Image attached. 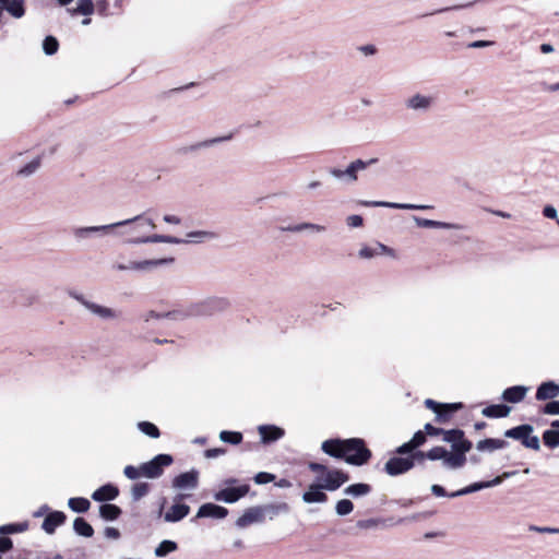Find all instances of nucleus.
Here are the masks:
<instances>
[{"label": "nucleus", "instance_id": "nucleus-1", "mask_svg": "<svg viewBox=\"0 0 559 559\" xmlns=\"http://www.w3.org/2000/svg\"><path fill=\"white\" fill-rule=\"evenodd\" d=\"M115 224H119L118 228L111 233L110 235L123 237L129 236L130 238L134 237H144L142 233L146 227L154 229L156 225L151 218L145 217L144 214L136 215L132 218L123 219L116 222Z\"/></svg>", "mask_w": 559, "mask_h": 559}, {"label": "nucleus", "instance_id": "nucleus-2", "mask_svg": "<svg viewBox=\"0 0 559 559\" xmlns=\"http://www.w3.org/2000/svg\"><path fill=\"white\" fill-rule=\"evenodd\" d=\"M229 307V301L226 298L213 297L206 300L191 305L187 310H182L188 317L194 316H212L216 312L226 310Z\"/></svg>", "mask_w": 559, "mask_h": 559}, {"label": "nucleus", "instance_id": "nucleus-3", "mask_svg": "<svg viewBox=\"0 0 559 559\" xmlns=\"http://www.w3.org/2000/svg\"><path fill=\"white\" fill-rule=\"evenodd\" d=\"M119 224L76 226L71 230L72 237L76 243H83L92 237H104L114 233Z\"/></svg>", "mask_w": 559, "mask_h": 559}, {"label": "nucleus", "instance_id": "nucleus-4", "mask_svg": "<svg viewBox=\"0 0 559 559\" xmlns=\"http://www.w3.org/2000/svg\"><path fill=\"white\" fill-rule=\"evenodd\" d=\"M361 442L357 438H349V439H328L322 442L321 450L334 457V459H345V454L347 452H350V450L354 449V447L360 445Z\"/></svg>", "mask_w": 559, "mask_h": 559}, {"label": "nucleus", "instance_id": "nucleus-5", "mask_svg": "<svg viewBox=\"0 0 559 559\" xmlns=\"http://www.w3.org/2000/svg\"><path fill=\"white\" fill-rule=\"evenodd\" d=\"M69 296L80 302L87 311H90L92 314L98 317L103 320H115L120 317V312L111 309L109 307H105L98 304H95L87 298H85L84 295L76 293V292H70Z\"/></svg>", "mask_w": 559, "mask_h": 559}, {"label": "nucleus", "instance_id": "nucleus-6", "mask_svg": "<svg viewBox=\"0 0 559 559\" xmlns=\"http://www.w3.org/2000/svg\"><path fill=\"white\" fill-rule=\"evenodd\" d=\"M378 162V158H370L368 160L356 159L352 162L345 170L338 168H331L329 174L338 180L346 182H354L357 180V173L366 169L368 166L373 165Z\"/></svg>", "mask_w": 559, "mask_h": 559}, {"label": "nucleus", "instance_id": "nucleus-7", "mask_svg": "<svg viewBox=\"0 0 559 559\" xmlns=\"http://www.w3.org/2000/svg\"><path fill=\"white\" fill-rule=\"evenodd\" d=\"M170 454H157L151 461L141 464L143 477L155 479L163 475L164 468L173 464Z\"/></svg>", "mask_w": 559, "mask_h": 559}, {"label": "nucleus", "instance_id": "nucleus-8", "mask_svg": "<svg viewBox=\"0 0 559 559\" xmlns=\"http://www.w3.org/2000/svg\"><path fill=\"white\" fill-rule=\"evenodd\" d=\"M435 104V97L431 95H424L420 93H415L405 99V107L408 110L426 114L428 112Z\"/></svg>", "mask_w": 559, "mask_h": 559}, {"label": "nucleus", "instance_id": "nucleus-9", "mask_svg": "<svg viewBox=\"0 0 559 559\" xmlns=\"http://www.w3.org/2000/svg\"><path fill=\"white\" fill-rule=\"evenodd\" d=\"M185 497V495H177L174 498V504L163 514L166 523L180 522L190 513V507L180 502Z\"/></svg>", "mask_w": 559, "mask_h": 559}, {"label": "nucleus", "instance_id": "nucleus-10", "mask_svg": "<svg viewBox=\"0 0 559 559\" xmlns=\"http://www.w3.org/2000/svg\"><path fill=\"white\" fill-rule=\"evenodd\" d=\"M250 490V486L247 484L237 487H226L214 493L216 501L225 503H235L243 498Z\"/></svg>", "mask_w": 559, "mask_h": 559}, {"label": "nucleus", "instance_id": "nucleus-11", "mask_svg": "<svg viewBox=\"0 0 559 559\" xmlns=\"http://www.w3.org/2000/svg\"><path fill=\"white\" fill-rule=\"evenodd\" d=\"M414 467L413 459L393 456L390 457L384 464V472L392 476H399L407 473Z\"/></svg>", "mask_w": 559, "mask_h": 559}, {"label": "nucleus", "instance_id": "nucleus-12", "mask_svg": "<svg viewBox=\"0 0 559 559\" xmlns=\"http://www.w3.org/2000/svg\"><path fill=\"white\" fill-rule=\"evenodd\" d=\"M361 444L354 447L350 452H347L345 454L344 461L347 464L354 465V466H361L368 463V461L371 459V451L366 447V443L362 439L357 438Z\"/></svg>", "mask_w": 559, "mask_h": 559}, {"label": "nucleus", "instance_id": "nucleus-13", "mask_svg": "<svg viewBox=\"0 0 559 559\" xmlns=\"http://www.w3.org/2000/svg\"><path fill=\"white\" fill-rule=\"evenodd\" d=\"M174 258L152 259L139 262H130L128 265L118 264L117 269L120 271L133 270V271H148L157 266L169 265L174 263Z\"/></svg>", "mask_w": 559, "mask_h": 559}, {"label": "nucleus", "instance_id": "nucleus-14", "mask_svg": "<svg viewBox=\"0 0 559 559\" xmlns=\"http://www.w3.org/2000/svg\"><path fill=\"white\" fill-rule=\"evenodd\" d=\"M473 443L461 444L453 450V453H447L444 465L450 468H460L466 462V453L471 451Z\"/></svg>", "mask_w": 559, "mask_h": 559}, {"label": "nucleus", "instance_id": "nucleus-15", "mask_svg": "<svg viewBox=\"0 0 559 559\" xmlns=\"http://www.w3.org/2000/svg\"><path fill=\"white\" fill-rule=\"evenodd\" d=\"M349 475L340 469H331L325 473L324 481L321 484L325 490L334 491L348 481Z\"/></svg>", "mask_w": 559, "mask_h": 559}, {"label": "nucleus", "instance_id": "nucleus-16", "mask_svg": "<svg viewBox=\"0 0 559 559\" xmlns=\"http://www.w3.org/2000/svg\"><path fill=\"white\" fill-rule=\"evenodd\" d=\"M198 485L199 472L194 468L181 473L173 479V487L176 489H195Z\"/></svg>", "mask_w": 559, "mask_h": 559}, {"label": "nucleus", "instance_id": "nucleus-17", "mask_svg": "<svg viewBox=\"0 0 559 559\" xmlns=\"http://www.w3.org/2000/svg\"><path fill=\"white\" fill-rule=\"evenodd\" d=\"M356 526L360 530H388L395 526L394 518H371L358 520Z\"/></svg>", "mask_w": 559, "mask_h": 559}, {"label": "nucleus", "instance_id": "nucleus-18", "mask_svg": "<svg viewBox=\"0 0 559 559\" xmlns=\"http://www.w3.org/2000/svg\"><path fill=\"white\" fill-rule=\"evenodd\" d=\"M228 515V510L225 507L215 503L202 504L195 515V519L212 518V519H225Z\"/></svg>", "mask_w": 559, "mask_h": 559}, {"label": "nucleus", "instance_id": "nucleus-19", "mask_svg": "<svg viewBox=\"0 0 559 559\" xmlns=\"http://www.w3.org/2000/svg\"><path fill=\"white\" fill-rule=\"evenodd\" d=\"M67 521V515L62 511H51L49 512L43 521L41 528L48 534L52 535L56 532V528Z\"/></svg>", "mask_w": 559, "mask_h": 559}, {"label": "nucleus", "instance_id": "nucleus-20", "mask_svg": "<svg viewBox=\"0 0 559 559\" xmlns=\"http://www.w3.org/2000/svg\"><path fill=\"white\" fill-rule=\"evenodd\" d=\"M501 484V477H495L493 479L491 480H487V481H477V483H473L460 490H456L454 492H451L449 495L450 498H456V497H461V496H465V495H468V493H473V492H476V491H479L481 489H485V488H490V487H495V486H498Z\"/></svg>", "mask_w": 559, "mask_h": 559}, {"label": "nucleus", "instance_id": "nucleus-21", "mask_svg": "<svg viewBox=\"0 0 559 559\" xmlns=\"http://www.w3.org/2000/svg\"><path fill=\"white\" fill-rule=\"evenodd\" d=\"M264 521L260 506L247 509L236 521V526L245 528L253 523H262Z\"/></svg>", "mask_w": 559, "mask_h": 559}, {"label": "nucleus", "instance_id": "nucleus-22", "mask_svg": "<svg viewBox=\"0 0 559 559\" xmlns=\"http://www.w3.org/2000/svg\"><path fill=\"white\" fill-rule=\"evenodd\" d=\"M182 238H177L174 236L167 235H152L146 237H134L127 240L128 243L139 245V243H154V242H164V243H175L180 245L183 243Z\"/></svg>", "mask_w": 559, "mask_h": 559}, {"label": "nucleus", "instance_id": "nucleus-23", "mask_svg": "<svg viewBox=\"0 0 559 559\" xmlns=\"http://www.w3.org/2000/svg\"><path fill=\"white\" fill-rule=\"evenodd\" d=\"M259 435L262 443H271L284 437L285 431L283 428L274 425H261L258 427Z\"/></svg>", "mask_w": 559, "mask_h": 559}, {"label": "nucleus", "instance_id": "nucleus-24", "mask_svg": "<svg viewBox=\"0 0 559 559\" xmlns=\"http://www.w3.org/2000/svg\"><path fill=\"white\" fill-rule=\"evenodd\" d=\"M557 396H559V384L551 380L542 382L535 394L537 401H552Z\"/></svg>", "mask_w": 559, "mask_h": 559}, {"label": "nucleus", "instance_id": "nucleus-25", "mask_svg": "<svg viewBox=\"0 0 559 559\" xmlns=\"http://www.w3.org/2000/svg\"><path fill=\"white\" fill-rule=\"evenodd\" d=\"M119 496V489L114 484H105L97 488L92 493V499L96 502H106V501H112Z\"/></svg>", "mask_w": 559, "mask_h": 559}, {"label": "nucleus", "instance_id": "nucleus-26", "mask_svg": "<svg viewBox=\"0 0 559 559\" xmlns=\"http://www.w3.org/2000/svg\"><path fill=\"white\" fill-rule=\"evenodd\" d=\"M321 484H311L307 491L302 493V500L306 503H323L328 500V496Z\"/></svg>", "mask_w": 559, "mask_h": 559}, {"label": "nucleus", "instance_id": "nucleus-27", "mask_svg": "<svg viewBox=\"0 0 559 559\" xmlns=\"http://www.w3.org/2000/svg\"><path fill=\"white\" fill-rule=\"evenodd\" d=\"M527 392H528V388L525 385H513V386L507 388L502 392L501 397L503 401H506L508 403L516 404L524 400Z\"/></svg>", "mask_w": 559, "mask_h": 559}, {"label": "nucleus", "instance_id": "nucleus-28", "mask_svg": "<svg viewBox=\"0 0 559 559\" xmlns=\"http://www.w3.org/2000/svg\"><path fill=\"white\" fill-rule=\"evenodd\" d=\"M219 238V234L213 230H194L187 234L183 243H202L213 241Z\"/></svg>", "mask_w": 559, "mask_h": 559}, {"label": "nucleus", "instance_id": "nucleus-29", "mask_svg": "<svg viewBox=\"0 0 559 559\" xmlns=\"http://www.w3.org/2000/svg\"><path fill=\"white\" fill-rule=\"evenodd\" d=\"M442 436L444 442L451 443L452 450L460 448L461 444L472 443L465 438L464 431L459 428L444 430Z\"/></svg>", "mask_w": 559, "mask_h": 559}, {"label": "nucleus", "instance_id": "nucleus-30", "mask_svg": "<svg viewBox=\"0 0 559 559\" xmlns=\"http://www.w3.org/2000/svg\"><path fill=\"white\" fill-rule=\"evenodd\" d=\"M142 319L145 322H150L152 319L160 320V319H170L175 321H180L186 319V314L182 310H174L168 312H156V311H148L142 316Z\"/></svg>", "mask_w": 559, "mask_h": 559}, {"label": "nucleus", "instance_id": "nucleus-31", "mask_svg": "<svg viewBox=\"0 0 559 559\" xmlns=\"http://www.w3.org/2000/svg\"><path fill=\"white\" fill-rule=\"evenodd\" d=\"M509 442L502 439L487 438L476 443V449L480 452H493L496 450L504 449Z\"/></svg>", "mask_w": 559, "mask_h": 559}, {"label": "nucleus", "instance_id": "nucleus-32", "mask_svg": "<svg viewBox=\"0 0 559 559\" xmlns=\"http://www.w3.org/2000/svg\"><path fill=\"white\" fill-rule=\"evenodd\" d=\"M260 508L264 520L266 516H269L270 520H273L278 514L289 512V506L286 502L264 504L260 506Z\"/></svg>", "mask_w": 559, "mask_h": 559}, {"label": "nucleus", "instance_id": "nucleus-33", "mask_svg": "<svg viewBox=\"0 0 559 559\" xmlns=\"http://www.w3.org/2000/svg\"><path fill=\"white\" fill-rule=\"evenodd\" d=\"M280 229L282 231H289V233H300L304 230L324 233L326 230V227L323 225L314 224V223L304 222V223L296 224V225L282 226V227H280Z\"/></svg>", "mask_w": 559, "mask_h": 559}, {"label": "nucleus", "instance_id": "nucleus-34", "mask_svg": "<svg viewBox=\"0 0 559 559\" xmlns=\"http://www.w3.org/2000/svg\"><path fill=\"white\" fill-rule=\"evenodd\" d=\"M511 412V407L506 404H492L483 408L481 414L488 418H503Z\"/></svg>", "mask_w": 559, "mask_h": 559}, {"label": "nucleus", "instance_id": "nucleus-35", "mask_svg": "<svg viewBox=\"0 0 559 559\" xmlns=\"http://www.w3.org/2000/svg\"><path fill=\"white\" fill-rule=\"evenodd\" d=\"M415 224L423 228L455 229V224L413 216Z\"/></svg>", "mask_w": 559, "mask_h": 559}, {"label": "nucleus", "instance_id": "nucleus-36", "mask_svg": "<svg viewBox=\"0 0 559 559\" xmlns=\"http://www.w3.org/2000/svg\"><path fill=\"white\" fill-rule=\"evenodd\" d=\"M0 3L7 12L16 19L25 14L24 0H0Z\"/></svg>", "mask_w": 559, "mask_h": 559}, {"label": "nucleus", "instance_id": "nucleus-37", "mask_svg": "<svg viewBox=\"0 0 559 559\" xmlns=\"http://www.w3.org/2000/svg\"><path fill=\"white\" fill-rule=\"evenodd\" d=\"M377 205H381V207H389V209H396V210L425 211V210L433 209L432 205L412 204V203H396V202H388V201H381V203H377Z\"/></svg>", "mask_w": 559, "mask_h": 559}, {"label": "nucleus", "instance_id": "nucleus-38", "mask_svg": "<svg viewBox=\"0 0 559 559\" xmlns=\"http://www.w3.org/2000/svg\"><path fill=\"white\" fill-rule=\"evenodd\" d=\"M73 531L76 535L90 538L94 535L93 526L84 519L76 518L73 521Z\"/></svg>", "mask_w": 559, "mask_h": 559}, {"label": "nucleus", "instance_id": "nucleus-39", "mask_svg": "<svg viewBox=\"0 0 559 559\" xmlns=\"http://www.w3.org/2000/svg\"><path fill=\"white\" fill-rule=\"evenodd\" d=\"M121 509L112 503H103L99 507V516L105 521H115L121 514Z\"/></svg>", "mask_w": 559, "mask_h": 559}, {"label": "nucleus", "instance_id": "nucleus-40", "mask_svg": "<svg viewBox=\"0 0 559 559\" xmlns=\"http://www.w3.org/2000/svg\"><path fill=\"white\" fill-rule=\"evenodd\" d=\"M370 492L371 486L365 483L352 484L344 489V493L353 498L367 496Z\"/></svg>", "mask_w": 559, "mask_h": 559}, {"label": "nucleus", "instance_id": "nucleus-41", "mask_svg": "<svg viewBox=\"0 0 559 559\" xmlns=\"http://www.w3.org/2000/svg\"><path fill=\"white\" fill-rule=\"evenodd\" d=\"M68 507L76 513H85L91 508L88 499L83 497H73L68 500Z\"/></svg>", "mask_w": 559, "mask_h": 559}, {"label": "nucleus", "instance_id": "nucleus-42", "mask_svg": "<svg viewBox=\"0 0 559 559\" xmlns=\"http://www.w3.org/2000/svg\"><path fill=\"white\" fill-rule=\"evenodd\" d=\"M231 138H233V134H227V135H223V136H216V138L207 139L204 141H200V142L191 145L190 151L207 148V147L214 146L216 144L229 141Z\"/></svg>", "mask_w": 559, "mask_h": 559}, {"label": "nucleus", "instance_id": "nucleus-43", "mask_svg": "<svg viewBox=\"0 0 559 559\" xmlns=\"http://www.w3.org/2000/svg\"><path fill=\"white\" fill-rule=\"evenodd\" d=\"M178 549V545L176 542L170 539L162 540L158 546L154 550V555L158 558H164L170 552H174Z\"/></svg>", "mask_w": 559, "mask_h": 559}, {"label": "nucleus", "instance_id": "nucleus-44", "mask_svg": "<svg viewBox=\"0 0 559 559\" xmlns=\"http://www.w3.org/2000/svg\"><path fill=\"white\" fill-rule=\"evenodd\" d=\"M28 526L29 523L27 521L0 525V534L9 535L24 533L28 530Z\"/></svg>", "mask_w": 559, "mask_h": 559}, {"label": "nucleus", "instance_id": "nucleus-45", "mask_svg": "<svg viewBox=\"0 0 559 559\" xmlns=\"http://www.w3.org/2000/svg\"><path fill=\"white\" fill-rule=\"evenodd\" d=\"M543 442L549 449H556L559 447V429L552 428L547 429L543 432Z\"/></svg>", "mask_w": 559, "mask_h": 559}, {"label": "nucleus", "instance_id": "nucleus-46", "mask_svg": "<svg viewBox=\"0 0 559 559\" xmlns=\"http://www.w3.org/2000/svg\"><path fill=\"white\" fill-rule=\"evenodd\" d=\"M40 167V157H35L17 170V176L27 178L34 175Z\"/></svg>", "mask_w": 559, "mask_h": 559}, {"label": "nucleus", "instance_id": "nucleus-47", "mask_svg": "<svg viewBox=\"0 0 559 559\" xmlns=\"http://www.w3.org/2000/svg\"><path fill=\"white\" fill-rule=\"evenodd\" d=\"M138 429L145 436L156 439L160 436L158 427L151 421H139Z\"/></svg>", "mask_w": 559, "mask_h": 559}, {"label": "nucleus", "instance_id": "nucleus-48", "mask_svg": "<svg viewBox=\"0 0 559 559\" xmlns=\"http://www.w3.org/2000/svg\"><path fill=\"white\" fill-rule=\"evenodd\" d=\"M150 492V485L147 483H136L131 488V498L133 501H139Z\"/></svg>", "mask_w": 559, "mask_h": 559}, {"label": "nucleus", "instance_id": "nucleus-49", "mask_svg": "<svg viewBox=\"0 0 559 559\" xmlns=\"http://www.w3.org/2000/svg\"><path fill=\"white\" fill-rule=\"evenodd\" d=\"M219 439L229 444H239L242 441V433L239 431L223 430L219 433Z\"/></svg>", "mask_w": 559, "mask_h": 559}, {"label": "nucleus", "instance_id": "nucleus-50", "mask_svg": "<svg viewBox=\"0 0 559 559\" xmlns=\"http://www.w3.org/2000/svg\"><path fill=\"white\" fill-rule=\"evenodd\" d=\"M386 249H388L386 246H384L382 243H378L377 247H374V248H372V247H362L359 250L358 255L361 259H371L374 255L385 251Z\"/></svg>", "mask_w": 559, "mask_h": 559}, {"label": "nucleus", "instance_id": "nucleus-51", "mask_svg": "<svg viewBox=\"0 0 559 559\" xmlns=\"http://www.w3.org/2000/svg\"><path fill=\"white\" fill-rule=\"evenodd\" d=\"M95 5L92 0H78L76 8L74 9V14L82 15H91L93 14Z\"/></svg>", "mask_w": 559, "mask_h": 559}, {"label": "nucleus", "instance_id": "nucleus-52", "mask_svg": "<svg viewBox=\"0 0 559 559\" xmlns=\"http://www.w3.org/2000/svg\"><path fill=\"white\" fill-rule=\"evenodd\" d=\"M433 513H435L433 511L417 512V513L411 514L405 518H399L396 520L394 519V522H395V525L402 524L404 522H416V521H420V520H426V519L432 516Z\"/></svg>", "mask_w": 559, "mask_h": 559}, {"label": "nucleus", "instance_id": "nucleus-53", "mask_svg": "<svg viewBox=\"0 0 559 559\" xmlns=\"http://www.w3.org/2000/svg\"><path fill=\"white\" fill-rule=\"evenodd\" d=\"M353 510L354 503L349 499H342L335 506V512L340 516L348 515Z\"/></svg>", "mask_w": 559, "mask_h": 559}, {"label": "nucleus", "instance_id": "nucleus-54", "mask_svg": "<svg viewBox=\"0 0 559 559\" xmlns=\"http://www.w3.org/2000/svg\"><path fill=\"white\" fill-rule=\"evenodd\" d=\"M59 43L53 36H46L43 41V50L47 56H52L58 51Z\"/></svg>", "mask_w": 559, "mask_h": 559}, {"label": "nucleus", "instance_id": "nucleus-55", "mask_svg": "<svg viewBox=\"0 0 559 559\" xmlns=\"http://www.w3.org/2000/svg\"><path fill=\"white\" fill-rule=\"evenodd\" d=\"M447 453H448V451H447L445 448H443V447H433L429 451H427L425 455L430 461L442 460L444 462Z\"/></svg>", "mask_w": 559, "mask_h": 559}, {"label": "nucleus", "instance_id": "nucleus-56", "mask_svg": "<svg viewBox=\"0 0 559 559\" xmlns=\"http://www.w3.org/2000/svg\"><path fill=\"white\" fill-rule=\"evenodd\" d=\"M123 474L127 478L134 480L140 478L142 475L141 465L135 467L133 465H127L123 469Z\"/></svg>", "mask_w": 559, "mask_h": 559}, {"label": "nucleus", "instance_id": "nucleus-57", "mask_svg": "<svg viewBox=\"0 0 559 559\" xmlns=\"http://www.w3.org/2000/svg\"><path fill=\"white\" fill-rule=\"evenodd\" d=\"M436 414V421L439 424L448 423L451 418V414L448 411L447 407H444V404L441 403L440 408L435 413Z\"/></svg>", "mask_w": 559, "mask_h": 559}, {"label": "nucleus", "instance_id": "nucleus-58", "mask_svg": "<svg viewBox=\"0 0 559 559\" xmlns=\"http://www.w3.org/2000/svg\"><path fill=\"white\" fill-rule=\"evenodd\" d=\"M254 483L258 485H264L273 481L275 479V475L267 473V472H259L253 477Z\"/></svg>", "mask_w": 559, "mask_h": 559}, {"label": "nucleus", "instance_id": "nucleus-59", "mask_svg": "<svg viewBox=\"0 0 559 559\" xmlns=\"http://www.w3.org/2000/svg\"><path fill=\"white\" fill-rule=\"evenodd\" d=\"M542 412L546 415H559V401L552 400L548 403H546Z\"/></svg>", "mask_w": 559, "mask_h": 559}, {"label": "nucleus", "instance_id": "nucleus-60", "mask_svg": "<svg viewBox=\"0 0 559 559\" xmlns=\"http://www.w3.org/2000/svg\"><path fill=\"white\" fill-rule=\"evenodd\" d=\"M525 448L527 449H532L534 451H538L540 449V441H539V438L537 436H534V435H530L527 437V439L525 440L524 442V445Z\"/></svg>", "mask_w": 559, "mask_h": 559}, {"label": "nucleus", "instance_id": "nucleus-61", "mask_svg": "<svg viewBox=\"0 0 559 559\" xmlns=\"http://www.w3.org/2000/svg\"><path fill=\"white\" fill-rule=\"evenodd\" d=\"M426 440L427 438L425 431L418 430L413 435L409 441L412 442V444H414L416 449H418L426 442Z\"/></svg>", "mask_w": 559, "mask_h": 559}, {"label": "nucleus", "instance_id": "nucleus-62", "mask_svg": "<svg viewBox=\"0 0 559 559\" xmlns=\"http://www.w3.org/2000/svg\"><path fill=\"white\" fill-rule=\"evenodd\" d=\"M523 431H524L523 425H519V426H515L513 428H510V429L506 430L504 431V437L506 438H510V439H514V440H519L520 436H521V433Z\"/></svg>", "mask_w": 559, "mask_h": 559}, {"label": "nucleus", "instance_id": "nucleus-63", "mask_svg": "<svg viewBox=\"0 0 559 559\" xmlns=\"http://www.w3.org/2000/svg\"><path fill=\"white\" fill-rule=\"evenodd\" d=\"M415 450H416V448L414 447V444H412L411 441H407V442H404L403 444L399 445L395 449V453L399 455L412 454Z\"/></svg>", "mask_w": 559, "mask_h": 559}, {"label": "nucleus", "instance_id": "nucleus-64", "mask_svg": "<svg viewBox=\"0 0 559 559\" xmlns=\"http://www.w3.org/2000/svg\"><path fill=\"white\" fill-rule=\"evenodd\" d=\"M424 431H425L426 436L436 437V436L443 435L444 429L435 427L428 423L425 425Z\"/></svg>", "mask_w": 559, "mask_h": 559}]
</instances>
